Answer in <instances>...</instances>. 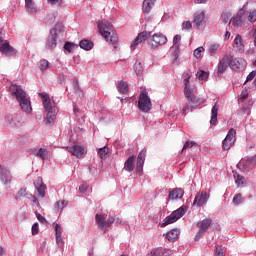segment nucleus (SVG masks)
I'll list each match as a JSON object with an SVG mask.
<instances>
[{"label":"nucleus","instance_id":"f257e3e1","mask_svg":"<svg viewBox=\"0 0 256 256\" xmlns=\"http://www.w3.org/2000/svg\"><path fill=\"white\" fill-rule=\"evenodd\" d=\"M9 93L12 97H15L16 101H18L24 113L29 114L33 111V107H31V98L27 95V92L21 88V86L12 84L9 87Z\"/></svg>","mask_w":256,"mask_h":256},{"label":"nucleus","instance_id":"f03ea898","mask_svg":"<svg viewBox=\"0 0 256 256\" xmlns=\"http://www.w3.org/2000/svg\"><path fill=\"white\" fill-rule=\"evenodd\" d=\"M191 76H187V78L184 79V95L188 99V103L185 108H183V113H189V111H193L195 107H199V105H203L205 103V100L203 99H197L195 95H193V92L191 91Z\"/></svg>","mask_w":256,"mask_h":256},{"label":"nucleus","instance_id":"7ed1b4c3","mask_svg":"<svg viewBox=\"0 0 256 256\" xmlns=\"http://www.w3.org/2000/svg\"><path fill=\"white\" fill-rule=\"evenodd\" d=\"M98 31L108 43H112V45H117V42L119 41V36H117L115 28H113V25H111L109 21L102 20L100 23H98Z\"/></svg>","mask_w":256,"mask_h":256},{"label":"nucleus","instance_id":"20e7f679","mask_svg":"<svg viewBox=\"0 0 256 256\" xmlns=\"http://www.w3.org/2000/svg\"><path fill=\"white\" fill-rule=\"evenodd\" d=\"M43 99V106L46 112V125H51V123H55V119H57V113L59 109L55 104L51 102V99L47 95L40 94Z\"/></svg>","mask_w":256,"mask_h":256},{"label":"nucleus","instance_id":"39448f33","mask_svg":"<svg viewBox=\"0 0 256 256\" xmlns=\"http://www.w3.org/2000/svg\"><path fill=\"white\" fill-rule=\"evenodd\" d=\"M96 225L103 233H107V229L112 227V225L115 223V219L113 218V215L107 213V212H99L95 216Z\"/></svg>","mask_w":256,"mask_h":256},{"label":"nucleus","instance_id":"423d86ee","mask_svg":"<svg viewBox=\"0 0 256 256\" xmlns=\"http://www.w3.org/2000/svg\"><path fill=\"white\" fill-rule=\"evenodd\" d=\"M63 35V24H56L55 27L50 30V35L46 41V49H55L57 47V39Z\"/></svg>","mask_w":256,"mask_h":256},{"label":"nucleus","instance_id":"0eeeda50","mask_svg":"<svg viewBox=\"0 0 256 256\" xmlns=\"http://www.w3.org/2000/svg\"><path fill=\"white\" fill-rule=\"evenodd\" d=\"M138 109L139 111H142V113H149V111L153 109L151 98L149 97V93H147L146 90L142 91L139 95Z\"/></svg>","mask_w":256,"mask_h":256},{"label":"nucleus","instance_id":"6e6552de","mask_svg":"<svg viewBox=\"0 0 256 256\" xmlns=\"http://www.w3.org/2000/svg\"><path fill=\"white\" fill-rule=\"evenodd\" d=\"M186 211L185 206H181L177 210L173 211L171 215L166 217L165 221L161 224V227H167V225H171V223L179 221V219L185 215Z\"/></svg>","mask_w":256,"mask_h":256},{"label":"nucleus","instance_id":"1a4fd4ad","mask_svg":"<svg viewBox=\"0 0 256 256\" xmlns=\"http://www.w3.org/2000/svg\"><path fill=\"white\" fill-rule=\"evenodd\" d=\"M0 181L2 185H11L13 181V174H11V170L7 168L4 164H0Z\"/></svg>","mask_w":256,"mask_h":256},{"label":"nucleus","instance_id":"9d476101","mask_svg":"<svg viewBox=\"0 0 256 256\" xmlns=\"http://www.w3.org/2000/svg\"><path fill=\"white\" fill-rule=\"evenodd\" d=\"M235 135H237V132L235 131V129L232 128L228 131V134L226 135L225 139L222 142V147L224 151H229V149L233 147L237 139Z\"/></svg>","mask_w":256,"mask_h":256},{"label":"nucleus","instance_id":"9b49d317","mask_svg":"<svg viewBox=\"0 0 256 256\" xmlns=\"http://www.w3.org/2000/svg\"><path fill=\"white\" fill-rule=\"evenodd\" d=\"M213 220H211L210 218H206L200 222H198V227H199V231L197 232L196 236H195V241H199V239H201V237H203V233H206L209 229V227H211V223Z\"/></svg>","mask_w":256,"mask_h":256},{"label":"nucleus","instance_id":"f8f14e48","mask_svg":"<svg viewBox=\"0 0 256 256\" xmlns=\"http://www.w3.org/2000/svg\"><path fill=\"white\" fill-rule=\"evenodd\" d=\"M149 37H151V32H147V31L140 32L130 46L131 51H135L137 45H141V43H145V41H147Z\"/></svg>","mask_w":256,"mask_h":256},{"label":"nucleus","instance_id":"ddd939ff","mask_svg":"<svg viewBox=\"0 0 256 256\" xmlns=\"http://www.w3.org/2000/svg\"><path fill=\"white\" fill-rule=\"evenodd\" d=\"M67 151H69V153H72V155H74V157H77L78 159H83V157H85V155L87 154V150L85 149V147L80 145L67 147Z\"/></svg>","mask_w":256,"mask_h":256},{"label":"nucleus","instance_id":"4468645a","mask_svg":"<svg viewBox=\"0 0 256 256\" xmlns=\"http://www.w3.org/2000/svg\"><path fill=\"white\" fill-rule=\"evenodd\" d=\"M152 37V47H159L161 45H165L167 43V36L163 33H155L151 34Z\"/></svg>","mask_w":256,"mask_h":256},{"label":"nucleus","instance_id":"2eb2a0df","mask_svg":"<svg viewBox=\"0 0 256 256\" xmlns=\"http://www.w3.org/2000/svg\"><path fill=\"white\" fill-rule=\"evenodd\" d=\"M229 63H231V57L229 55L224 56L220 60L217 68V72L219 73V75H223V73L227 71L230 66Z\"/></svg>","mask_w":256,"mask_h":256},{"label":"nucleus","instance_id":"dca6fc26","mask_svg":"<svg viewBox=\"0 0 256 256\" xmlns=\"http://www.w3.org/2000/svg\"><path fill=\"white\" fill-rule=\"evenodd\" d=\"M209 201V194L207 192H199L194 199V205L197 207H203Z\"/></svg>","mask_w":256,"mask_h":256},{"label":"nucleus","instance_id":"f3484780","mask_svg":"<svg viewBox=\"0 0 256 256\" xmlns=\"http://www.w3.org/2000/svg\"><path fill=\"white\" fill-rule=\"evenodd\" d=\"M179 41H181V35L177 34L173 38V46L170 48V52L172 53L174 57V61H177L179 59Z\"/></svg>","mask_w":256,"mask_h":256},{"label":"nucleus","instance_id":"a211bd4d","mask_svg":"<svg viewBox=\"0 0 256 256\" xmlns=\"http://www.w3.org/2000/svg\"><path fill=\"white\" fill-rule=\"evenodd\" d=\"M0 51L8 57H11V55H15L16 53L15 49H13V47H11L8 42H3L2 37H0Z\"/></svg>","mask_w":256,"mask_h":256},{"label":"nucleus","instance_id":"6ab92c4d","mask_svg":"<svg viewBox=\"0 0 256 256\" xmlns=\"http://www.w3.org/2000/svg\"><path fill=\"white\" fill-rule=\"evenodd\" d=\"M255 162L253 158H247V159H242L239 161L237 164L238 169H241L242 171H245V169H253L255 167Z\"/></svg>","mask_w":256,"mask_h":256},{"label":"nucleus","instance_id":"aec40b11","mask_svg":"<svg viewBox=\"0 0 256 256\" xmlns=\"http://www.w3.org/2000/svg\"><path fill=\"white\" fill-rule=\"evenodd\" d=\"M206 22L207 18L205 17V11H198L194 14V23L196 27H201V25Z\"/></svg>","mask_w":256,"mask_h":256},{"label":"nucleus","instance_id":"412c9836","mask_svg":"<svg viewBox=\"0 0 256 256\" xmlns=\"http://www.w3.org/2000/svg\"><path fill=\"white\" fill-rule=\"evenodd\" d=\"M234 49H237L238 53H245V44L243 43V36L237 35L234 39Z\"/></svg>","mask_w":256,"mask_h":256},{"label":"nucleus","instance_id":"4be33fe9","mask_svg":"<svg viewBox=\"0 0 256 256\" xmlns=\"http://www.w3.org/2000/svg\"><path fill=\"white\" fill-rule=\"evenodd\" d=\"M35 188L38 191V194L40 195V197H45V190L47 189V187L45 186V184H43V178L42 177H38L37 181L34 183Z\"/></svg>","mask_w":256,"mask_h":256},{"label":"nucleus","instance_id":"5701e85b","mask_svg":"<svg viewBox=\"0 0 256 256\" xmlns=\"http://www.w3.org/2000/svg\"><path fill=\"white\" fill-rule=\"evenodd\" d=\"M183 195H185V192L181 188H175L169 193V199L171 201H175L177 199H182Z\"/></svg>","mask_w":256,"mask_h":256},{"label":"nucleus","instance_id":"b1692460","mask_svg":"<svg viewBox=\"0 0 256 256\" xmlns=\"http://www.w3.org/2000/svg\"><path fill=\"white\" fill-rule=\"evenodd\" d=\"M145 151H141L138 155V160H137V164H136V171L137 173H141V171H143V165H145Z\"/></svg>","mask_w":256,"mask_h":256},{"label":"nucleus","instance_id":"393cba45","mask_svg":"<svg viewBox=\"0 0 256 256\" xmlns=\"http://www.w3.org/2000/svg\"><path fill=\"white\" fill-rule=\"evenodd\" d=\"M6 122L10 127H19L21 125V121H19L17 114L6 116Z\"/></svg>","mask_w":256,"mask_h":256},{"label":"nucleus","instance_id":"a878e982","mask_svg":"<svg viewBox=\"0 0 256 256\" xmlns=\"http://www.w3.org/2000/svg\"><path fill=\"white\" fill-rule=\"evenodd\" d=\"M135 169V156H130L124 163V170L131 173Z\"/></svg>","mask_w":256,"mask_h":256},{"label":"nucleus","instance_id":"bb28decb","mask_svg":"<svg viewBox=\"0 0 256 256\" xmlns=\"http://www.w3.org/2000/svg\"><path fill=\"white\" fill-rule=\"evenodd\" d=\"M179 229L175 228L170 230L167 234L166 237L168 239V241H171L172 243L177 241V239H179Z\"/></svg>","mask_w":256,"mask_h":256},{"label":"nucleus","instance_id":"cd10ccee","mask_svg":"<svg viewBox=\"0 0 256 256\" xmlns=\"http://www.w3.org/2000/svg\"><path fill=\"white\" fill-rule=\"evenodd\" d=\"M34 155L45 161L49 158V150L45 148H40L34 151Z\"/></svg>","mask_w":256,"mask_h":256},{"label":"nucleus","instance_id":"c85d7f7f","mask_svg":"<svg viewBox=\"0 0 256 256\" xmlns=\"http://www.w3.org/2000/svg\"><path fill=\"white\" fill-rule=\"evenodd\" d=\"M219 113V104L215 103L211 110V120L210 123L212 125L217 124V115Z\"/></svg>","mask_w":256,"mask_h":256},{"label":"nucleus","instance_id":"c756f323","mask_svg":"<svg viewBox=\"0 0 256 256\" xmlns=\"http://www.w3.org/2000/svg\"><path fill=\"white\" fill-rule=\"evenodd\" d=\"M232 25L234 27H241L243 25V10H240L236 17L232 19Z\"/></svg>","mask_w":256,"mask_h":256},{"label":"nucleus","instance_id":"7c9ffc66","mask_svg":"<svg viewBox=\"0 0 256 256\" xmlns=\"http://www.w3.org/2000/svg\"><path fill=\"white\" fill-rule=\"evenodd\" d=\"M93 45V42L87 39L81 40L79 43V47L84 49V51H91V49H93Z\"/></svg>","mask_w":256,"mask_h":256},{"label":"nucleus","instance_id":"2f4dec72","mask_svg":"<svg viewBox=\"0 0 256 256\" xmlns=\"http://www.w3.org/2000/svg\"><path fill=\"white\" fill-rule=\"evenodd\" d=\"M156 0H144L142 9L144 13H151V9H153V5H155Z\"/></svg>","mask_w":256,"mask_h":256},{"label":"nucleus","instance_id":"473e14b6","mask_svg":"<svg viewBox=\"0 0 256 256\" xmlns=\"http://www.w3.org/2000/svg\"><path fill=\"white\" fill-rule=\"evenodd\" d=\"M69 205L68 201L62 200L55 203L54 208L56 213H63V209Z\"/></svg>","mask_w":256,"mask_h":256},{"label":"nucleus","instance_id":"72a5a7b5","mask_svg":"<svg viewBox=\"0 0 256 256\" xmlns=\"http://www.w3.org/2000/svg\"><path fill=\"white\" fill-rule=\"evenodd\" d=\"M25 5L28 13H37V6L33 0H25Z\"/></svg>","mask_w":256,"mask_h":256},{"label":"nucleus","instance_id":"f704fd0d","mask_svg":"<svg viewBox=\"0 0 256 256\" xmlns=\"http://www.w3.org/2000/svg\"><path fill=\"white\" fill-rule=\"evenodd\" d=\"M29 193L27 192V189L21 188L15 196L16 201H20L21 198L25 197L26 199H29Z\"/></svg>","mask_w":256,"mask_h":256},{"label":"nucleus","instance_id":"c9c22d12","mask_svg":"<svg viewBox=\"0 0 256 256\" xmlns=\"http://www.w3.org/2000/svg\"><path fill=\"white\" fill-rule=\"evenodd\" d=\"M117 89L119 93H122L123 95L129 91V84L127 82L121 81L117 85Z\"/></svg>","mask_w":256,"mask_h":256},{"label":"nucleus","instance_id":"e433bc0d","mask_svg":"<svg viewBox=\"0 0 256 256\" xmlns=\"http://www.w3.org/2000/svg\"><path fill=\"white\" fill-rule=\"evenodd\" d=\"M243 59H231L230 58V62H229V65L231 67V69H239V65H241Z\"/></svg>","mask_w":256,"mask_h":256},{"label":"nucleus","instance_id":"4c0bfd02","mask_svg":"<svg viewBox=\"0 0 256 256\" xmlns=\"http://www.w3.org/2000/svg\"><path fill=\"white\" fill-rule=\"evenodd\" d=\"M38 67L40 71H47V69H49V61L46 59L40 60L38 62Z\"/></svg>","mask_w":256,"mask_h":256},{"label":"nucleus","instance_id":"58836bf2","mask_svg":"<svg viewBox=\"0 0 256 256\" xmlns=\"http://www.w3.org/2000/svg\"><path fill=\"white\" fill-rule=\"evenodd\" d=\"M98 155L102 159H107V155H109V148L104 146L98 150Z\"/></svg>","mask_w":256,"mask_h":256},{"label":"nucleus","instance_id":"ea45409f","mask_svg":"<svg viewBox=\"0 0 256 256\" xmlns=\"http://www.w3.org/2000/svg\"><path fill=\"white\" fill-rule=\"evenodd\" d=\"M77 47H79V46L75 43H72V42H66L64 44L65 51H68L69 53H73V50L77 49Z\"/></svg>","mask_w":256,"mask_h":256},{"label":"nucleus","instance_id":"a19ab883","mask_svg":"<svg viewBox=\"0 0 256 256\" xmlns=\"http://www.w3.org/2000/svg\"><path fill=\"white\" fill-rule=\"evenodd\" d=\"M196 75L199 81H207L209 79V73L203 70H199Z\"/></svg>","mask_w":256,"mask_h":256},{"label":"nucleus","instance_id":"79ce46f5","mask_svg":"<svg viewBox=\"0 0 256 256\" xmlns=\"http://www.w3.org/2000/svg\"><path fill=\"white\" fill-rule=\"evenodd\" d=\"M233 176L236 179L235 183L236 185H243L244 181H245V177L239 175L237 172H233Z\"/></svg>","mask_w":256,"mask_h":256},{"label":"nucleus","instance_id":"37998d69","mask_svg":"<svg viewBox=\"0 0 256 256\" xmlns=\"http://www.w3.org/2000/svg\"><path fill=\"white\" fill-rule=\"evenodd\" d=\"M218 50H219V44L214 43L209 46L208 53L209 55L213 56L217 53Z\"/></svg>","mask_w":256,"mask_h":256},{"label":"nucleus","instance_id":"c03bdc74","mask_svg":"<svg viewBox=\"0 0 256 256\" xmlns=\"http://www.w3.org/2000/svg\"><path fill=\"white\" fill-rule=\"evenodd\" d=\"M134 71L136 75H141V73H143V65L141 64V62L136 61L134 65Z\"/></svg>","mask_w":256,"mask_h":256},{"label":"nucleus","instance_id":"a18cd8bd","mask_svg":"<svg viewBox=\"0 0 256 256\" xmlns=\"http://www.w3.org/2000/svg\"><path fill=\"white\" fill-rule=\"evenodd\" d=\"M147 256H163V248H156L147 254Z\"/></svg>","mask_w":256,"mask_h":256},{"label":"nucleus","instance_id":"49530a36","mask_svg":"<svg viewBox=\"0 0 256 256\" xmlns=\"http://www.w3.org/2000/svg\"><path fill=\"white\" fill-rule=\"evenodd\" d=\"M233 203L234 205H241V203H243V197L241 196V194H236L233 198Z\"/></svg>","mask_w":256,"mask_h":256},{"label":"nucleus","instance_id":"de8ad7c7","mask_svg":"<svg viewBox=\"0 0 256 256\" xmlns=\"http://www.w3.org/2000/svg\"><path fill=\"white\" fill-rule=\"evenodd\" d=\"M55 235H63V227L60 224L54 223Z\"/></svg>","mask_w":256,"mask_h":256},{"label":"nucleus","instance_id":"09e8293b","mask_svg":"<svg viewBox=\"0 0 256 256\" xmlns=\"http://www.w3.org/2000/svg\"><path fill=\"white\" fill-rule=\"evenodd\" d=\"M203 51H205V48L203 46L196 48L194 50V57L196 59H199V57H201V53H203Z\"/></svg>","mask_w":256,"mask_h":256},{"label":"nucleus","instance_id":"8fccbe9b","mask_svg":"<svg viewBox=\"0 0 256 256\" xmlns=\"http://www.w3.org/2000/svg\"><path fill=\"white\" fill-rule=\"evenodd\" d=\"M248 21H250V23H255V21H256V10L250 11L249 16H248Z\"/></svg>","mask_w":256,"mask_h":256},{"label":"nucleus","instance_id":"3c124183","mask_svg":"<svg viewBox=\"0 0 256 256\" xmlns=\"http://www.w3.org/2000/svg\"><path fill=\"white\" fill-rule=\"evenodd\" d=\"M221 18H222L223 23H229V24L231 23V14L224 13V14H222Z\"/></svg>","mask_w":256,"mask_h":256},{"label":"nucleus","instance_id":"603ef678","mask_svg":"<svg viewBox=\"0 0 256 256\" xmlns=\"http://www.w3.org/2000/svg\"><path fill=\"white\" fill-rule=\"evenodd\" d=\"M56 237V243L58 247H63V237L62 234L55 235Z\"/></svg>","mask_w":256,"mask_h":256},{"label":"nucleus","instance_id":"864d4df0","mask_svg":"<svg viewBox=\"0 0 256 256\" xmlns=\"http://www.w3.org/2000/svg\"><path fill=\"white\" fill-rule=\"evenodd\" d=\"M194 145H197V143H195L194 141H191V142L187 141V142H185L182 151H185V149L194 147Z\"/></svg>","mask_w":256,"mask_h":256},{"label":"nucleus","instance_id":"5fc2aeb1","mask_svg":"<svg viewBox=\"0 0 256 256\" xmlns=\"http://www.w3.org/2000/svg\"><path fill=\"white\" fill-rule=\"evenodd\" d=\"M39 233V223H34L32 225V235H37Z\"/></svg>","mask_w":256,"mask_h":256},{"label":"nucleus","instance_id":"6e6d98bb","mask_svg":"<svg viewBox=\"0 0 256 256\" xmlns=\"http://www.w3.org/2000/svg\"><path fill=\"white\" fill-rule=\"evenodd\" d=\"M36 217L40 223H47V219L39 212H36Z\"/></svg>","mask_w":256,"mask_h":256},{"label":"nucleus","instance_id":"4d7b16f0","mask_svg":"<svg viewBox=\"0 0 256 256\" xmlns=\"http://www.w3.org/2000/svg\"><path fill=\"white\" fill-rule=\"evenodd\" d=\"M255 76H256V70L250 72L246 78V82L253 81V79H255Z\"/></svg>","mask_w":256,"mask_h":256},{"label":"nucleus","instance_id":"13d9d810","mask_svg":"<svg viewBox=\"0 0 256 256\" xmlns=\"http://www.w3.org/2000/svg\"><path fill=\"white\" fill-rule=\"evenodd\" d=\"M192 27H193V25L191 24L190 21H185V22H183V24H182V29L189 30V29H191Z\"/></svg>","mask_w":256,"mask_h":256},{"label":"nucleus","instance_id":"bf43d9fd","mask_svg":"<svg viewBox=\"0 0 256 256\" xmlns=\"http://www.w3.org/2000/svg\"><path fill=\"white\" fill-rule=\"evenodd\" d=\"M170 255H173V251H171L170 249L162 248V256H170Z\"/></svg>","mask_w":256,"mask_h":256},{"label":"nucleus","instance_id":"052dcab7","mask_svg":"<svg viewBox=\"0 0 256 256\" xmlns=\"http://www.w3.org/2000/svg\"><path fill=\"white\" fill-rule=\"evenodd\" d=\"M216 256H225V253L223 252L221 246L216 247Z\"/></svg>","mask_w":256,"mask_h":256},{"label":"nucleus","instance_id":"680f3d73","mask_svg":"<svg viewBox=\"0 0 256 256\" xmlns=\"http://www.w3.org/2000/svg\"><path fill=\"white\" fill-rule=\"evenodd\" d=\"M28 199L32 201V203H38L37 197H35L33 194L28 195Z\"/></svg>","mask_w":256,"mask_h":256},{"label":"nucleus","instance_id":"e2e57ef3","mask_svg":"<svg viewBox=\"0 0 256 256\" xmlns=\"http://www.w3.org/2000/svg\"><path fill=\"white\" fill-rule=\"evenodd\" d=\"M79 191L81 193H85V191H87V185H85V184L80 185Z\"/></svg>","mask_w":256,"mask_h":256},{"label":"nucleus","instance_id":"0e129e2a","mask_svg":"<svg viewBox=\"0 0 256 256\" xmlns=\"http://www.w3.org/2000/svg\"><path fill=\"white\" fill-rule=\"evenodd\" d=\"M114 219V223H116V225H121L122 221L121 218L117 217V216H113Z\"/></svg>","mask_w":256,"mask_h":256},{"label":"nucleus","instance_id":"69168bd1","mask_svg":"<svg viewBox=\"0 0 256 256\" xmlns=\"http://www.w3.org/2000/svg\"><path fill=\"white\" fill-rule=\"evenodd\" d=\"M252 37H254V46L256 47V29L251 31Z\"/></svg>","mask_w":256,"mask_h":256},{"label":"nucleus","instance_id":"338daca9","mask_svg":"<svg viewBox=\"0 0 256 256\" xmlns=\"http://www.w3.org/2000/svg\"><path fill=\"white\" fill-rule=\"evenodd\" d=\"M229 37H231V32L226 31V33L224 35V40L227 41V39H229Z\"/></svg>","mask_w":256,"mask_h":256},{"label":"nucleus","instance_id":"774afa93","mask_svg":"<svg viewBox=\"0 0 256 256\" xmlns=\"http://www.w3.org/2000/svg\"><path fill=\"white\" fill-rule=\"evenodd\" d=\"M208 0H195L194 3L196 4H203V3H207Z\"/></svg>","mask_w":256,"mask_h":256}]
</instances>
